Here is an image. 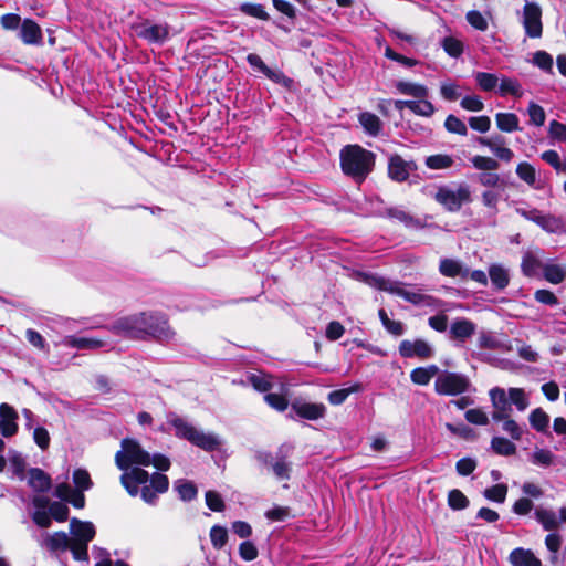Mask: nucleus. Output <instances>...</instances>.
Wrapping results in <instances>:
<instances>
[{
	"instance_id": "nucleus-1",
	"label": "nucleus",
	"mask_w": 566,
	"mask_h": 566,
	"mask_svg": "<svg viewBox=\"0 0 566 566\" xmlns=\"http://www.w3.org/2000/svg\"><path fill=\"white\" fill-rule=\"evenodd\" d=\"M365 282L380 291L402 297L405 301L420 307L441 308L443 301L420 291L407 290L406 284L384 276L367 274Z\"/></svg>"
},
{
	"instance_id": "nucleus-2",
	"label": "nucleus",
	"mask_w": 566,
	"mask_h": 566,
	"mask_svg": "<svg viewBox=\"0 0 566 566\" xmlns=\"http://www.w3.org/2000/svg\"><path fill=\"white\" fill-rule=\"evenodd\" d=\"M340 168L344 175L356 184H361L373 171L375 155L358 145H347L339 154Z\"/></svg>"
},
{
	"instance_id": "nucleus-3",
	"label": "nucleus",
	"mask_w": 566,
	"mask_h": 566,
	"mask_svg": "<svg viewBox=\"0 0 566 566\" xmlns=\"http://www.w3.org/2000/svg\"><path fill=\"white\" fill-rule=\"evenodd\" d=\"M166 419L167 423L175 429L176 437L188 440L190 443L205 451H213L218 449L221 443L216 434L198 430L175 412H168Z\"/></svg>"
},
{
	"instance_id": "nucleus-4",
	"label": "nucleus",
	"mask_w": 566,
	"mask_h": 566,
	"mask_svg": "<svg viewBox=\"0 0 566 566\" xmlns=\"http://www.w3.org/2000/svg\"><path fill=\"white\" fill-rule=\"evenodd\" d=\"M149 474L142 468H132L129 472L120 475V483L129 495L136 496L140 493L142 499L148 504H156L157 492L148 485Z\"/></svg>"
},
{
	"instance_id": "nucleus-5",
	"label": "nucleus",
	"mask_w": 566,
	"mask_h": 566,
	"mask_svg": "<svg viewBox=\"0 0 566 566\" xmlns=\"http://www.w3.org/2000/svg\"><path fill=\"white\" fill-rule=\"evenodd\" d=\"M71 553L73 558L80 562L88 560V543L95 536V526L92 522H84L77 518L70 521Z\"/></svg>"
},
{
	"instance_id": "nucleus-6",
	"label": "nucleus",
	"mask_w": 566,
	"mask_h": 566,
	"mask_svg": "<svg viewBox=\"0 0 566 566\" xmlns=\"http://www.w3.org/2000/svg\"><path fill=\"white\" fill-rule=\"evenodd\" d=\"M122 449L115 454V463L119 470L129 472L133 464L148 467L151 455L135 440L125 438L120 442Z\"/></svg>"
},
{
	"instance_id": "nucleus-7",
	"label": "nucleus",
	"mask_w": 566,
	"mask_h": 566,
	"mask_svg": "<svg viewBox=\"0 0 566 566\" xmlns=\"http://www.w3.org/2000/svg\"><path fill=\"white\" fill-rule=\"evenodd\" d=\"M434 199L446 210L457 212L463 203L471 201V191L467 184L441 186L438 188Z\"/></svg>"
},
{
	"instance_id": "nucleus-8",
	"label": "nucleus",
	"mask_w": 566,
	"mask_h": 566,
	"mask_svg": "<svg viewBox=\"0 0 566 566\" xmlns=\"http://www.w3.org/2000/svg\"><path fill=\"white\" fill-rule=\"evenodd\" d=\"M136 36L150 45H164L170 39V25L167 22H155L144 19L132 25Z\"/></svg>"
},
{
	"instance_id": "nucleus-9",
	"label": "nucleus",
	"mask_w": 566,
	"mask_h": 566,
	"mask_svg": "<svg viewBox=\"0 0 566 566\" xmlns=\"http://www.w3.org/2000/svg\"><path fill=\"white\" fill-rule=\"evenodd\" d=\"M471 381L468 376L443 370L438 375L434 381V390L442 396H458L468 392L471 389Z\"/></svg>"
},
{
	"instance_id": "nucleus-10",
	"label": "nucleus",
	"mask_w": 566,
	"mask_h": 566,
	"mask_svg": "<svg viewBox=\"0 0 566 566\" xmlns=\"http://www.w3.org/2000/svg\"><path fill=\"white\" fill-rule=\"evenodd\" d=\"M473 167L481 170L476 176V180L480 185L489 188H504L505 180L496 172L500 164L496 159L486 156H473L471 158Z\"/></svg>"
},
{
	"instance_id": "nucleus-11",
	"label": "nucleus",
	"mask_w": 566,
	"mask_h": 566,
	"mask_svg": "<svg viewBox=\"0 0 566 566\" xmlns=\"http://www.w3.org/2000/svg\"><path fill=\"white\" fill-rule=\"evenodd\" d=\"M516 213L524 219L534 222L542 230L548 233H560L566 229V224L562 217H557L551 213H543L536 208L516 207Z\"/></svg>"
},
{
	"instance_id": "nucleus-12",
	"label": "nucleus",
	"mask_w": 566,
	"mask_h": 566,
	"mask_svg": "<svg viewBox=\"0 0 566 566\" xmlns=\"http://www.w3.org/2000/svg\"><path fill=\"white\" fill-rule=\"evenodd\" d=\"M146 313H138L120 317L115 321L108 329L117 335L130 339H145Z\"/></svg>"
},
{
	"instance_id": "nucleus-13",
	"label": "nucleus",
	"mask_w": 566,
	"mask_h": 566,
	"mask_svg": "<svg viewBox=\"0 0 566 566\" xmlns=\"http://www.w3.org/2000/svg\"><path fill=\"white\" fill-rule=\"evenodd\" d=\"M520 21L524 28L525 34L528 38L538 39L542 36V8L538 3L525 1Z\"/></svg>"
},
{
	"instance_id": "nucleus-14",
	"label": "nucleus",
	"mask_w": 566,
	"mask_h": 566,
	"mask_svg": "<svg viewBox=\"0 0 566 566\" xmlns=\"http://www.w3.org/2000/svg\"><path fill=\"white\" fill-rule=\"evenodd\" d=\"M144 329L145 338L151 336L159 340H169L175 334L168 325L166 316L158 313H146Z\"/></svg>"
},
{
	"instance_id": "nucleus-15",
	"label": "nucleus",
	"mask_w": 566,
	"mask_h": 566,
	"mask_svg": "<svg viewBox=\"0 0 566 566\" xmlns=\"http://www.w3.org/2000/svg\"><path fill=\"white\" fill-rule=\"evenodd\" d=\"M399 354L403 358L418 357L421 359L431 358L434 355L433 347L423 339H405L399 345Z\"/></svg>"
},
{
	"instance_id": "nucleus-16",
	"label": "nucleus",
	"mask_w": 566,
	"mask_h": 566,
	"mask_svg": "<svg viewBox=\"0 0 566 566\" xmlns=\"http://www.w3.org/2000/svg\"><path fill=\"white\" fill-rule=\"evenodd\" d=\"M417 169V165L412 160H405L399 155H394L388 161V175L398 182L406 181L410 172Z\"/></svg>"
},
{
	"instance_id": "nucleus-17",
	"label": "nucleus",
	"mask_w": 566,
	"mask_h": 566,
	"mask_svg": "<svg viewBox=\"0 0 566 566\" xmlns=\"http://www.w3.org/2000/svg\"><path fill=\"white\" fill-rule=\"evenodd\" d=\"M291 410L297 418L311 421L322 419L326 415V407L321 402L294 401Z\"/></svg>"
},
{
	"instance_id": "nucleus-18",
	"label": "nucleus",
	"mask_w": 566,
	"mask_h": 566,
	"mask_svg": "<svg viewBox=\"0 0 566 566\" xmlns=\"http://www.w3.org/2000/svg\"><path fill=\"white\" fill-rule=\"evenodd\" d=\"M478 142L480 145L488 147L490 151L502 161L510 163L514 157L513 150L503 146L504 139L501 136L495 138L480 137Z\"/></svg>"
},
{
	"instance_id": "nucleus-19",
	"label": "nucleus",
	"mask_w": 566,
	"mask_h": 566,
	"mask_svg": "<svg viewBox=\"0 0 566 566\" xmlns=\"http://www.w3.org/2000/svg\"><path fill=\"white\" fill-rule=\"evenodd\" d=\"M61 344L81 350H95L106 346L107 342L96 337L65 336Z\"/></svg>"
},
{
	"instance_id": "nucleus-20",
	"label": "nucleus",
	"mask_w": 566,
	"mask_h": 566,
	"mask_svg": "<svg viewBox=\"0 0 566 566\" xmlns=\"http://www.w3.org/2000/svg\"><path fill=\"white\" fill-rule=\"evenodd\" d=\"M439 272L447 277H460L467 280L469 276V268L460 260L452 258H443L439 263Z\"/></svg>"
},
{
	"instance_id": "nucleus-21",
	"label": "nucleus",
	"mask_w": 566,
	"mask_h": 566,
	"mask_svg": "<svg viewBox=\"0 0 566 566\" xmlns=\"http://www.w3.org/2000/svg\"><path fill=\"white\" fill-rule=\"evenodd\" d=\"M488 276L494 290H505L511 280L510 270L502 263H492L488 270Z\"/></svg>"
},
{
	"instance_id": "nucleus-22",
	"label": "nucleus",
	"mask_w": 566,
	"mask_h": 566,
	"mask_svg": "<svg viewBox=\"0 0 566 566\" xmlns=\"http://www.w3.org/2000/svg\"><path fill=\"white\" fill-rule=\"evenodd\" d=\"M476 331V325L464 317L455 318L450 325V336L453 339L465 342L470 338Z\"/></svg>"
},
{
	"instance_id": "nucleus-23",
	"label": "nucleus",
	"mask_w": 566,
	"mask_h": 566,
	"mask_svg": "<svg viewBox=\"0 0 566 566\" xmlns=\"http://www.w3.org/2000/svg\"><path fill=\"white\" fill-rule=\"evenodd\" d=\"M534 517L543 530L549 533L556 532L560 525L557 513L552 509L537 506L534 511Z\"/></svg>"
},
{
	"instance_id": "nucleus-24",
	"label": "nucleus",
	"mask_w": 566,
	"mask_h": 566,
	"mask_svg": "<svg viewBox=\"0 0 566 566\" xmlns=\"http://www.w3.org/2000/svg\"><path fill=\"white\" fill-rule=\"evenodd\" d=\"M0 418L3 427V437L9 438L18 431V413L10 405L3 402L0 405Z\"/></svg>"
},
{
	"instance_id": "nucleus-25",
	"label": "nucleus",
	"mask_w": 566,
	"mask_h": 566,
	"mask_svg": "<svg viewBox=\"0 0 566 566\" xmlns=\"http://www.w3.org/2000/svg\"><path fill=\"white\" fill-rule=\"evenodd\" d=\"M20 38L25 44L41 43L42 31L40 25L31 19H24L20 27Z\"/></svg>"
},
{
	"instance_id": "nucleus-26",
	"label": "nucleus",
	"mask_w": 566,
	"mask_h": 566,
	"mask_svg": "<svg viewBox=\"0 0 566 566\" xmlns=\"http://www.w3.org/2000/svg\"><path fill=\"white\" fill-rule=\"evenodd\" d=\"M42 545L50 552H64L71 551V538L64 532H55L53 534H46Z\"/></svg>"
},
{
	"instance_id": "nucleus-27",
	"label": "nucleus",
	"mask_w": 566,
	"mask_h": 566,
	"mask_svg": "<svg viewBox=\"0 0 566 566\" xmlns=\"http://www.w3.org/2000/svg\"><path fill=\"white\" fill-rule=\"evenodd\" d=\"M509 560L513 566H542V562L532 551L517 547L510 553Z\"/></svg>"
},
{
	"instance_id": "nucleus-28",
	"label": "nucleus",
	"mask_w": 566,
	"mask_h": 566,
	"mask_svg": "<svg viewBox=\"0 0 566 566\" xmlns=\"http://www.w3.org/2000/svg\"><path fill=\"white\" fill-rule=\"evenodd\" d=\"M385 216L390 219H396L409 229H421L424 227V223L420 219L400 208H388Z\"/></svg>"
},
{
	"instance_id": "nucleus-29",
	"label": "nucleus",
	"mask_w": 566,
	"mask_h": 566,
	"mask_svg": "<svg viewBox=\"0 0 566 566\" xmlns=\"http://www.w3.org/2000/svg\"><path fill=\"white\" fill-rule=\"evenodd\" d=\"M28 484L35 492H45L51 488V478L43 470L32 468L28 473Z\"/></svg>"
},
{
	"instance_id": "nucleus-30",
	"label": "nucleus",
	"mask_w": 566,
	"mask_h": 566,
	"mask_svg": "<svg viewBox=\"0 0 566 566\" xmlns=\"http://www.w3.org/2000/svg\"><path fill=\"white\" fill-rule=\"evenodd\" d=\"M358 122L364 128L365 133L373 137L378 136L382 129V123L380 118L370 112L360 113L358 116Z\"/></svg>"
},
{
	"instance_id": "nucleus-31",
	"label": "nucleus",
	"mask_w": 566,
	"mask_h": 566,
	"mask_svg": "<svg viewBox=\"0 0 566 566\" xmlns=\"http://www.w3.org/2000/svg\"><path fill=\"white\" fill-rule=\"evenodd\" d=\"M542 261L539 256L533 251L524 252L522 256L521 270L525 276L532 277L536 275L538 269L543 270Z\"/></svg>"
},
{
	"instance_id": "nucleus-32",
	"label": "nucleus",
	"mask_w": 566,
	"mask_h": 566,
	"mask_svg": "<svg viewBox=\"0 0 566 566\" xmlns=\"http://www.w3.org/2000/svg\"><path fill=\"white\" fill-rule=\"evenodd\" d=\"M515 172L531 188L539 189L536 169L527 161H522L516 166Z\"/></svg>"
},
{
	"instance_id": "nucleus-33",
	"label": "nucleus",
	"mask_w": 566,
	"mask_h": 566,
	"mask_svg": "<svg viewBox=\"0 0 566 566\" xmlns=\"http://www.w3.org/2000/svg\"><path fill=\"white\" fill-rule=\"evenodd\" d=\"M549 420V416L542 408L533 409L528 416L530 426L544 434L548 433Z\"/></svg>"
},
{
	"instance_id": "nucleus-34",
	"label": "nucleus",
	"mask_w": 566,
	"mask_h": 566,
	"mask_svg": "<svg viewBox=\"0 0 566 566\" xmlns=\"http://www.w3.org/2000/svg\"><path fill=\"white\" fill-rule=\"evenodd\" d=\"M495 123L497 128L504 133L520 130V119L514 113H496Z\"/></svg>"
},
{
	"instance_id": "nucleus-35",
	"label": "nucleus",
	"mask_w": 566,
	"mask_h": 566,
	"mask_svg": "<svg viewBox=\"0 0 566 566\" xmlns=\"http://www.w3.org/2000/svg\"><path fill=\"white\" fill-rule=\"evenodd\" d=\"M490 400L494 409L512 411L509 391L501 387H493L489 391Z\"/></svg>"
},
{
	"instance_id": "nucleus-36",
	"label": "nucleus",
	"mask_w": 566,
	"mask_h": 566,
	"mask_svg": "<svg viewBox=\"0 0 566 566\" xmlns=\"http://www.w3.org/2000/svg\"><path fill=\"white\" fill-rule=\"evenodd\" d=\"M543 276L552 284H559L566 279V266L556 263H545L543 265Z\"/></svg>"
},
{
	"instance_id": "nucleus-37",
	"label": "nucleus",
	"mask_w": 566,
	"mask_h": 566,
	"mask_svg": "<svg viewBox=\"0 0 566 566\" xmlns=\"http://www.w3.org/2000/svg\"><path fill=\"white\" fill-rule=\"evenodd\" d=\"M396 88L399 93L409 95L416 98H426L428 96L427 86L418 83H411L406 81H399L396 84Z\"/></svg>"
},
{
	"instance_id": "nucleus-38",
	"label": "nucleus",
	"mask_w": 566,
	"mask_h": 566,
	"mask_svg": "<svg viewBox=\"0 0 566 566\" xmlns=\"http://www.w3.org/2000/svg\"><path fill=\"white\" fill-rule=\"evenodd\" d=\"M499 93L501 96L512 95L517 98L524 94L521 83L516 78L507 76L500 80Z\"/></svg>"
},
{
	"instance_id": "nucleus-39",
	"label": "nucleus",
	"mask_w": 566,
	"mask_h": 566,
	"mask_svg": "<svg viewBox=\"0 0 566 566\" xmlns=\"http://www.w3.org/2000/svg\"><path fill=\"white\" fill-rule=\"evenodd\" d=\"M361 390L360 384H354L348 388H342L333 390L328 394L327 400L333 406H339L345 402L350 394L358 392Z\"/></svg>"
},
{
	"instance_id": "nucleus-40",
	"label": "nucleus",
	"mask_w": 566,
	"mask_h": 566,
	"mask_svg": "<svg viewBox=\"0 0 566 566\" xmlns=\"http://www.w3.org/2000/svg\"><path fill=\"white\" fill-rule=\"evenodd\" d=\"M491 448L496 454L504 457L513 455L516 452V446L503 437H493Z\"/></svg>"
},
{
	"instance_id": "nucleus-41",
	"label": "nucleus",
	"mask_w": 566,
	"mask_h": 566,
	"mask_svg": "<svg viewBox=\"0 0 566 566\" xmlns=\"http://www.w3.org/2000/svg\"><path fill=\"white\" fill-rule=\"evenodd\" d=\"M175 490L177 491L180 500L185 502L192 501L198 494L196 485L187 480H178L175 482Z\"/></svg>"
},
{
	"instance_id": "nucleus-42",
	"label": "nucleus",
	"mask_w": 566,
	"mask_h": 566,
	"mask_svg": "<svg viewBox=\"0 0 566 566\" xmlns=\"http://www.w3.org/2000/svg\"><path fill=\"white\" fill-rule=\"evenodd\" d=\"M555 455L548 449L535 448V450L530 454V461L539 467H551L554 463Z\"/></svg>"
},
{
	"instance_id": "nucleus-43",
	"label": "nucleus",
	"mask_w": 566,
	"mask_h": 566,
	"mask_svg": "<svg viewBox=\"0 0 566 566\" xmlns=\"http://www.w3.org/2000/svg\"><path fill=\"white\" fill-rule=\"evenodd\" d=\"M453 163V158L447 154L431 155L426 158V166L433 170L448 169Z\"/></svg>"
},
{
	"instance_id": "nucleus-44",
	"label": "nucleus",
	"mask_w": 566,
	"mask_h": 566,
	"mask_svg": "<svg viewBox=\"0 0 566 566\" xmlns=\"http://www.w3.org/2000/svg\"><path fill=\"white\" fill-rule=\"evenodd\" d=\"M479 347L482 349H501L503 347L502 340L493 332L481 331L479 334Z\"/></svg>"
},
{
	"instance_id": "nucleus-45",
	"label": "nucleus",
	"mask_w": 566,
	"mask_h": 566,
	"mask_svg": "<svg viewBox=\"0 0 566 566\" xmlns=\"http://www.w3.org/2000/svg\"><path fill=\"white\" fill-rule=\"evenodd\" d=\"M511 406L514 405L518 411H524L530 406V399L524 389L509 388Z\"/></svg>"
},
{
	"instance_id": "nucleus-46",
	"label": "nucleus",
	"mask_w": 566,
	"mask_h": 566,
	"mask_svg": "<svg viewBox=\"0 0 566 566\" xmlns=\"http://www.w3.org/2000/svg\"><path fill=\"white\" fill-rule=\"evenodd\" d=\"M474 78L478 86L484 92L493 91L499 83V77L495 74L488 72H476L474 74Z\"/></svg>"
},
{
	"instance_id": "nucleus-47",
	"label": "nucleus",
	"mask_w": 566,
	"mask_h": 566,
	"mask_svg": "<svg viewBox=\"0 0 566 566\" xmlns=\"http://www.w3.org/2000/svg\"><path fill=\"white\" fill-rule=\"evenodd\" d=\"M440 95L447 102H454L460 98V86L452 81H443L440 85Z\"/></svg>"
},
{
	"instance_id": "nucleus-48",
	"label": "nucleus",
	"mask_w": 566,
	"mask_h": 566,
	"mask_svg": "<svg viewBox=\"0 0 566 566\" xmlns=\"http://www.w3.org/2000/svg\"><path fill=\"white\" fill-rule=\"evenodd\" d=\"M248 381L260 392H266L272 389L271 377L264 374H250L248 376Z\"/></svg>"
},
{
	"instance_id": "nucleus-49",
	"label": "nucleus",
	"mask_w": 566,
	"mask_h": 566,
	"mask_svg": "<svg viewBox=\"0 0 566 566\" xmlns=\"http://www.w3.org/2000/svg\"><path fill=\"white\" fill-rule=\"evenodd\" d=\"M533 64L542 71L553 74V57L546 51H536L533 54Z\"/></svg>"
},
{
	"instance_id": "nucleus-50",
	"label": "nucleus",
	"mask_w": 566,
	"mask_h": 566,
	"mask_svg": "<svg viewBox=\"0 0 566 566\" xmlns=\"http://www.w3.org/2000/svg\"><path fill=\"white\" fill-rule=\"evenodd\" d=\"M444 128L452 134H458L461 136L468 135V127L465 123L452 114L447 116L444 120Z\"/></svg>"
},
{
	"instance_id": "nucleus-51",
	"label": "nucleus",
	"mask_w": 566,
	"mask_h": 566,
	"mask_svg": "<svg viewBox=\"0 0 566 566\" xmlns=\"http://www.w3.org/2000/svg\"><path fill=\"white\" fill-rule=\"evenodd\" d=\"M240 11L262 21H268L270 19L269 13L264 10L262 4L244 2L240 4Z\"/></svg>"
},
{
	"instance_id": "nucleus-52",
	"label": "nucleus",
	"mask_w": 566,
	"mask_h": 566,
	"mask_svg": "<svg viewBox=\"0 0 566 566\" xmlns=\"http://www.w3.org/2000/svg\"><path fill=\"white\" fill-rule=\"evenodd\" d=\"M545 546L551 553V562L556 563L558 557L557 554L562 546V536L556 532H551L545 537Z\"/></svg>"
},
{
	"instance_id": "nucleus-53",
	"label": "nucleus",
	"mask_w": 566,
	"mask_h": 566,
	"mask_svg": "<svg viewBox=\"0 0 566 566\" xmlns=\"http://www.w3.org/2000/svg\"><path fill=\"white\" fill-rule=\"evenodd\" d=\"M73 482L78 492L88 491L93 486L91 475L85 469L74 470Z\"/></svg>"
},
{
	"instance_id": "nucleus-54",
	"label": "nucleus",
	"mask_w": 566,
	"mask_h": 566,
	"mask_svg": "<svg viewBox=\"0 0 566 566\" xmlns=\"http://www.w3.org/2000/svg\"><path fill=\"white\" fill-rule=\"evenodd\" d=\"M210 541L216 549H221L228 542V531L220 525H213L210 530Z\"/></svg>"
},
{
	"instance_id": "nucleus-55",
	"label": "nucleus",
	"mask_w": 566,
	"mask_h": 566,
	"mask_svg": "<svg viewBox=\"0 0 566 566\" xmlns=\"http://www.w3.org/2000/svg\"><path fill=\"white\" fill-rule=\"evenodd\" d=\"M507 486L503 483L495 484L484 490L483 495L493 502L503 503L506 499Z\"/></svg>"
},
{
	"instance_id": "nucleus-56",
	"label": "nucleus",
	"mask_w": 566,
	"mask_h": 566,
	"mask_svg": "<svg viewBox=\"0 0 566 566\" xmlns=\"http://www.w3.org/2000/svg\"><path fill=\"white\" fill-rule=\"evenodd\" d=\"M448 504L452 510H464L469 506V500L460 490L453 489L448 494Z\"/></svg>"
},
{
	"instance_id": "nucleus-57",
	"label": "nucleus",
	"mask_w": 566,
	"mask_h": 566,
	"mask_svg": "<svg viewBox=\"0 0 566 566\" xmlns=\"http://www.w3.org/2000/svg\"><path fill=\"white\" fill-rule=\"evenodd\" d=\"M527 114L530 116V123L532 125H535L537 127L544 125L546 115L544 108L541 105L534 102H530L527 106Z\"/></svg>"
},
{
	"instance_id": "nucleus-58",
	"label": "nucleus",
	"mask_w": 566,
	"mask_h": 566,
	"mask_svg": "<svg viewBox=\"0 0 566 566\" xmlns=\"http://www.w3.org/2000/svg\"><path fill=\"white\" fill-rule=\"evenodd\" d=\"M442 48L451 57H459L463 52L462 42L453 36H446L442 40Z\"/></svg>"
},
{
	"instance_id": "nucleus-59",
	"label": "nucleus",
	"mask_w": 566,
	"mask_h": 566,
	"mask_svg": "<svg viewBox=\"0 0 566 566\" xmlns=\"http://www.w3.org/2000/svg\"><path fill=\"white\" fill-rule=\"evenodd\" d=\"M409 109L416 115L430 117L433 115L436 108L431 102L422 99V101H411V105H409Z\"/></svg>"
},
{
	"instance_id": "nucleus-60",
	"label": "nucleus",
	"mask_w": 566,
	"mask_h": 566,
	"mask_svg": "<svg viewBox=\"0 0 566 566\" xmlns=\"http://www.w3.org/2000/svg\"><path fill=\"white\" fill-rule=\"evenodd\" d=\"M271 469L279 480H289L291 476V463L284 458L276 459Z\"/></svg>"
},
{
	"instance_id": "nucleus-61",
	"label": "nucleus",
	"mask_w": 566,
	"mask_h": 566,
	"mask_svg": "<svg viewBox=\"0 0 566 566\" xmlns=\"http://www.w3.org/2000/svg\"><path fill=\"white\" fill-rule=\"evenodd\" d=\"M468 23L479 31H485L489 27L488 20L480 11L471 10L465 15Z\"/></svg>"
},
{
	"instance_id": "nucleus-62",
	"label": "nucleus",
	"mask_w": 566,
	"mask_h": 566,
	"mask_svg": "<svg viewBox=\"0 0 566 566\" xmlns=\"http://www.w3.org/2000/svg\"><path fill=\"white\" fill-rule=\"evenodd\" d=\"M265 402L273 409L277 411H284L289 407L287 399L280 394L270 392L264 396Z\"/></svg>"
},
{
	"instance_id": "nucleus-63",
	"label": "nucleus",
	"mask_w": 566,
	"mask_h": 566,
	"mask_svg": "<svg viewBox=\"0 0 566 566\" xmlns=\"http://www.w3.org/2000/svg\"><path fill=\"white\" fill-rule=\"evenodd\" d=\"M460 106L469 112H481L484 109V103L479 95H467L461 102Z\"/></svg>"
},
{
	"instance_id": "nucleus-64",
	"label": "nucleus",
	"mask_w": 566,
	"mask_h": 566,
	"mask_svg": "<svg viewBox=\"0 0 566 566\" xmlns=\"http://www.w3.org/2000/svg\"><path fill=\"white\" fill-rule=\"evenodd\" d=\"M464 417L472 424L486 426L489 423L488 415L480 408L467 410Z\"/></svg>"
}]
</instances>
